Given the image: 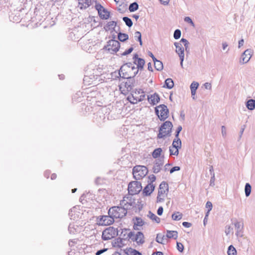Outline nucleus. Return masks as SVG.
Instances as JSON below:
<instances>
[{
	"mask_svg": "<svg viewBox=\"0 0 255 255\" xmlns=\"http://www.w3.org/2000/svg\"><path fill=\"white\" fill-rule=\"evenodd\" d=\"M138 72V70L134 64L128 62L123 65L118 72L115 71L112 74L118 78L120 77L124 79H130L135 76Z\"/></svg>",
	"mask_w": 255,
	"mask_h": 255,
	"instance_id": "1",
	"label": "nucleus"
},
{
	"mask_svg": "<svg viewBox=\"0 0 255 255\" xmlns=\"http://www.w3.org/2000/svg\"><path fill=\"white\" fill-rule=\"evenodd\" d=\"M173 125L170 121L165 122L160 127L157 138H163L170 136L172 131Z\"/></svg>",
	"mask_w": 255,
	"mask_h": 255,
	"instance_id": "2",
	"label": "nucleus"
},
{
	"mask_svg": "<svg viewBox=\"0 0 255 255\" xmlns=\"http://www.w3.org/2000/svg\"><path fill=\"white\" fill-rule=\"evenodd\" d=\"M127 214V210L120 206H113L110 208L108 211V214L112 216L114 220L122 218L126 216Z\"/></svg>",
	"mask_w": 255,
	"mask_h": 255,
	"instance_id": "3",
	"label": "nucleus"
},
{
	"mask_svg": "<svg viewBox=\"0 0 255 255\" xmlns=\"http://www.w3.org/2000/svg\"><path fill=\"white\" fill-rule=\"evenodd\" d=\"M148 173V169L145 166L136 165L133 168L132 174L136 180H140L145 177Z\"/></svg>",
	"mask_w": 255,
	"mask_h": 255,
	"instance_id": "4",
	"label": "nucleus"
},
{
	"mask_svg": "<svg viewBox=\"0 0 255 255\" xmlns=\"http://www.w3.org/2000/svg\"><path fill=\"white\" fill-rule=\"evenodd\" d=\"M155 113L160 121H164L168 117L169 110L166 106L162 104L155 108Z\"/></svg>",
	"mask_w": 255,
	"mask_h": 255,
	"instance_id": "5",
	"label": "nucleus"
},
{
	"mask_svg": "<svg viewBox=\"0 0 255 255\" xmlns=\"http://www.w3.org/2000/svg\"><path fill=\"white\" fill-rule=\"evenodd\" d=\"M117 235V229L110 227L103 231L102 238L103 240L107 241L114 238Z\"/></svg>",
	"mask_w": 255,
	"mask_h": 255,
	"instance_id": "6",
	"label": "nucleus"
},
{
	"mask_svg": "<svg viewBox=\"0 0 255 255\" xmlns=\"http://www.w3.org/2000/svg\"><path fill=\"white\" fill-rule=\"evenodd\" d=\"M120 47V43L118 40L111 39L107 42V44L104 46V49L108 50L112 54L116 53Z\"/></svg>",
	"mask_w": 255,
	"mask_h": 255,
	"instance_id": "7",
	"label": "nucleus"
},
{
	"mask_svg": "<svg viewBox=\"0 0 255 255\" xmlns=\"http://www.w3.org/2000/svg\"><path fill=\"white\" fill-rule=\"evenodd\" d=\"M142 189L141 184L137 181L130 182L128 186V191L130 195L138 194Z\"/></svg>",
	"mask_w": 255,
	"mask_h": 255,
	"instance_id": "8",
	"label": "nucleus"
},
{
	"mask_svg": "<svg viewBox=\"0 0 255 255\" xmlns=\"http://www.w3.org/2000/svg\"><path fill=\"white\" fill-rule=\"evenodd\" d=\"M95 7L96 10H97L99 15L101 18L103 19H107L109 18L110 12L101 4L97 3Z\"/></svg>",
	"mask_w": 255,
	"mask_h": 255,
	"instance_id": "9",
	"label": "nucleus"
},
{
	"mask_svg": "<svg viewBox=\"0 0 255 255\" xmlns=\"http://www.w3.org/2000/svg\"><path fill=\"white\" fill-rule=\"evenodd\" d=\"M99 219V224L102 226H108L112 224L115 220L112 216L108 214V216H100L98 218Z\"/></svg>",
	"mask_w": 255,
	"mask_h": 255,
	"instance_id": "10",
	"label": "nucleus"
},
{
	"mask_svg": "<svg viewBox=\"0 0 255 255\" xmlns=\"http://www.w3.org/2000/svg\"><path fill=\"white\" fill-rule=\"evenodd\" d=\"M253 50L251 49L246 50L242 54L240 62L245 64L248 63L252 57Z\"/></svg>",
	"mask_w": 255,
	"mask_h": 255,
	"instance_id": "11",
	"label": "nucleus"
},
{
	"mask_svg": "<svg viewBox=\"0 0 255 255\" xmlns=\"http://www.w3.org/2000/svg\"><path fill=\"white\" fill-rule=\"evenodd\" d=\"M134 62L132 64H134L135 67H137V69L140 70L143 69L145 64V61L143 59L138 58V55L135 54L133 57Z\"/></svg>",
	"mask_w": 255,
	"mask_h": 255,
	"instance_id": "12",
	"label": "nucleus"
},
{
	"mask_svg": "<svg viewBox=\"0 0 255 255\" xmlns=\"http://www.w3.org/2000/svg\"><path fill=\"white\" fill-rule=\"evenodd\" d=\"M131 199H129L128 197H124L123 199L120 201V207L124 208L126 210L130 209L133 206Z\"/></svg>",
	"mask_w": 255,
	"mask_h": 255,
	"instance_id": "13",
	"label": "nucleus"
},
{
	"mask_svg": "<svg viewBox=\"0 0 255 255\" xmlns=\"http://www.w3.org/2000/svg\"><path fill=\"white\" fill-rule=\"evenodd\" d=\"M235 230L236 231V235L238 237H242L243 236V223L237 221L234 223Z\"/></svg>",
	"mask_w": 255,
	"mask_h": 255,
	"instance_id": "14",
	"label": "nucleus"
},
{
	"mask_svg": "<svg viewBox=\"0 0 255 255\" xmlns=\"http://www.w3.org/2000/svg\"><path fill=\"white\" fill-rule=\"evenodd\" d=\"M147 99L148 102L152 105H155L157 104L160 100V98L157 93H154L153 95H150L147 96Z\"/></svg>",
	"mask_w": 255,
	"mask_h": 255,
	"instance_id": "15",
	"label": "nucleus"
},
{
	"mask_svg": "<svg viewBox=\"0 0 255 255\" xmlns=\"http://www.w3.org/2000/svg\"><path fill=\"white\" fill-rule=\"evenodd\" d=\"M155 186L151 183H148L143 190V194L145 196H149L154 191Z\"/></svg>",
	"mask_w": 255,
	"mask_h": 255,
	"instance_id": "16",
	"label": "nucleus"
},
{
	"mask_svg": "<svg viewBox=\"0 0 255 255\" xmlns=\"http://www.w3.org/2000/svg\"><path fill=\"white\" fill-rule=\"evenodd\" d=\"M168 191V184L163 181L159 185L158 192L160 194H165Z\"/></svg>",
	"mask_w": 255,
	"mask_h": 255,
	"instance_id": "17",
	"label": "nucleus"
},
{
	"mask_svg": "<svg viewBox=\"0 0 255 255\" xmlns=\"http://www.w3.org/2000/svg\"><path fill=\"white\" fill-rule=\"evenodd\" d=\"M174 45L176 47V52L178 54L179 57L184 56V49L182 45L180 43L175 42Z\"/></svg>",
	"mask_w": 255,
	"mask_h": 255,
	"instance_id": "18",
	"label": "nucleus"
},
{
	"mask_svg": "<svg viewBox=\"0 0 255 255\" xmlns=\"http://www.w3.org/2000/svg\"><path fill=\"white\" fill-rule=\"evenodd\" d=\"M134 241L137 243V244H142L144 242V235L141 232H138L135 235V239Z\"/></svg>",
	"mask_w": 255,
	"mask_h": 255,
	"instance_id": "19",
	"label": "nucleus"
},
{
	"mask_svg": "<svg viewBox=\"0 0 255 255\" xmlns=\"http://www.w3.org/2000/svg\"><path fill=\"white\" fill-rule=\"evenodd\" d=\"M144 225V221L140 218L136 217L135 221L134 223L133 229L135 230H139L138 226L141 227Z\"/></svg>",
	"mask_w": 255,
	"mask_h": 255,
	"instance_id": "20",
	"label": "nucleus"
},
{
	"mask_svg": "<svg viewBox=\"0 0 255 255\" xmlns=\"http://www.w3.org/2000/svg\"><path fill=\"white\" fill-rule=\"evenodd\" d=\"M199 86V84L197 82H193L190 85V89L191 92V95L193 99H195V95L197 89Z\"/></svg>",
	"mask_w": 255,
	"mask_h": 255,
	"instance_id": "21",
	"label": "nucleus"
},
{
	"mask_svg": "<svg viewBox=\"0 0 255 255\" xmlns=\"http://www.w3.org/2000/svg\"><path fill=\"white\" fill-rule=\"evenodd\" d=\"M163 164V160H160L158 162H156L153 167V171L154 173H157L161 169V167Z\"/></svg>",
	"mask_w": 255,
	"mask_h": 255,
	"instance_id": "22",
	"label": "nucleus"
},
{
	"mask_svg": "<svg viewBox=\"0 0 255 255\" xmlns=\"http://www.w3.org/2000/svg\"><path fill=\"white\" fill-rule=\"evenodd\" d=\"M246 105L249 110H254L255 109V100L250 99L248 100L246 103Z\"/></svg>",
	"mask_w": 255,
	"mask_h": 255,
	"instance_id": "23",
	"label": "nucleus"
},
{
	"mask_svg": "<svg viewBox=\"0 0 255 255\" xmlns=\"http://www.w3.org/2000/svg\"><path fill=\"white\" fill-rule=\"evenodd\" d=\"M171 146L179 149L181 147V141L179 137H175L173 141Z\"/></svg>",
	"mask_w": 255,
	"mask_h": 255,
	"instance_id": "24",
	"label": "nucleus"
},
{
	"mask_svg": "<svg viewBox=\"0 0 255 255\" xmlns=\"http://www.w3.org/2000/svg\"><path fill=\"white\" fill-rule=\"evenodd\" d=\"M167 238L171 239L173 238L176 239L178 237V233L175 231H167V234L166 235Z\"/></svg>",
	"mask_w": 255,
	"mask_h": 255,
	"instance_id": "25",
	"label": "nucleus"
},
{
	"mask_svg": "<svg viewBox=\"0 0 255 255\" xmlns=\"http://www.w3.org/2000/svg\"><path fill=\"white\" fill-rule=\"evenodd\" d=\"M174 86V82L172 79L167 78L165 81L164 87L169 89H172Z\"/></svg>",
	"mask_w": 255,
	"mask_h": 255,
	"instance_id": "26",
	"label": "nucleus"
},
{
	"mask_svg": "<svg viewBox=\"0 0 255 255\" xmlns=\"http://www.w3.org/2000/svg\"><path fill=\"white\" fill-rule=\"evenodd\" d=\"M154 62V67L157 71H161L163 69V66L161 61L156 60Z\"/></svg>",
	"mask_w": 255,
	"mask_h": 255,
	"instance_id": "27",
	"label": "nucleus"
},
{
	"mask_svg": "<svg viewBox=\"0 0 255 255\" xmlns=\"http://www.w3.org/2000/svg\"><path fill=\"white\" fill-rule=\"evenodd\" d=\"M117 25V22L115 21H111L108 22L105 28L106 30L114 29Z\"/></svg>",
	"mask_w": 255,
	"mask_h": 255,
	"instance_id": "28",
	"label": "nucleus"
},
{
	"mask_svg": "<svg viewBox=\"0 0 255 255\" xmlns=\"http://www.w3.org/2000/svg\"><path fill=\"white\" fill-rule=\"evenodd\" d=\"M148 217L157 223H159L160 222V218L151 211H149Z\"/></svg>",
	"mask_w": 255,
	"mask_h": 255,
	"instance_id": "29",
	"label": "nucleus"
},
{
	"mask_svg": "<svg viewBox=\"0 0 255 255\" xmlns=\"http://www.w3.org/2000/svg\"><path fill=\"white\" fill-rule=\"evenodd\" d=\"M79 5L78 6L80 9H86L89 6V4L87 3L86 0H78Z\"/></svg>",
	"mask_w": 255,
	"mask_h": 255,
	"instance_id": "30",
	"label": "nucleus"
},
{
	"mask_svg": "<svg viewBox=\"0 0 255 255\" xmlns=\"http://www.w3.org/2000/svg\"><path fill=\"white\" fill-rule=\"evenodd\" d=\"M128 79V81L125 83V86L127 89H131L134 86V80L133 79V78H130V79Z\"/></svg>",
	"mask_w": 255,
	"mask_h": 255,
	"instance_id": "31",
	"label": "nucleus"
},
{
	"mask_svg": "<svg viewBox=\"0 0 255 255\" xmlns=\"http://www.w3.org/2000/svg\"><path fill=\"white\" fill-rule=\"evenodd\" d=\"M162 151V150L161 148H157L153 150L152 154V157L154 158H158L160 155Z\"/></svg>",
	"mask_w": 255,
	"mask_h": 255,
	"instance_id": "32",
	"label": "nucleus"
},
{
	"mask_svg": "<svg viewBox=\"0 0 255 255\" xmlns=\"http://www.w3.org/2000/svg\"><path fill=\"white\" fill-rule=\"evenodd\" d=\"M138 8V4L137 2H134L130 4L128 9L130 12H133L137 10Z\"/></svg>",
	"mask_w": 255,
	"mask_h": 255,
	"instance_id": "33",
	"label": "nucleus"
},
{
	"mask_svg": "<svg viewBox=\"0 0 255 255\" xmlns=\"http://www.w3.org/2000/svg\"><path fill=\"white\" fill-rule=\"evenodd\" d=\"M128 38V35L126 33H123L121 32H120L118 34V39L120 41L122 42L125 41Z\"/></svg>",
	"mask_w": 255,
	"mask_h": 255,
	"instance_id": "34",
	"label": "nucleus"
},
{
	"mask_svg": "<svg viewBox=\"0 0 255 255\" xmlns=\"http://www.w3.org/2000/svg\"><path fill=\"white\" fill-rule=\"evenodd\" d=\"M251 185L249 183H247L245 185V195L247 197L249 196L251 194Z\"/></svg>",
	"mask_w": 255,
	"mask_h": 255,
	"instance_id": "35",
	"label": "nucleus"
},
{
	"mask_svg": "<svg viewBox=\"0 0 255 255\" xmlns=\"http://www.w3.org/2000/svg\"><path fill=\"white\" fill-rule=\"evenodd\" d=\"M227 253L228 255H237V251L233 246L230 245L228 247Z\"/></svg>",
	"mask_w": 255,
	"mask_h": 255,
	"instance_id": "36",
	"label": "nucleus"
},
{
	"mask_svg": "<svg viewBox=\"0 0 255 255\" xmlns=\"http://www.w3.org/2000/svg\"><path fill=\"white\" fill-rule=\"evenodd\" d=\"M182 214L179 212L174 213L172 215V219L175 221H179L182 219Z\"/></svg>",
	"mask_w": 255,
	"mask_h": 255,
	"instance_id": "37",
	"label": "nucleus"
},
{
	"mask_svg": "<svg viewBox=\"0 0 255 255\" xmlns=\"http://www.w3.org/2000/svg\"><path fill=\"white\" fill-rule=\"evenodd\" d=\"M123 20L125 22L127 26L129 27L132 26L133 23L130 18L127 16H125L123 17Z\"/></svg>",
	"mask_w": 255,
	"mask_h": 255,
	"instance_id": "38",
	"label": "nucleus"
},
{
	"mask_svg": "<svg viewBox=\"0 0 255 255\" xmlns=\"http://www.w3.org/2000/svg\"><path fill=\"white\" fill-rule=\"evenodd\" d=\"M165 238H166V236L163 235L162 236V235L158 234L157 235L156 241L158 243L164 244L163 241Z\"/></svg>",
	"mask_w": 255,
	"mask_h": 255,
	"instance_id": "39",
	"label": "nucleus"
},
{
	"mask_svg": "<svg viewBox=\"0 0 255 255\" xmlns=\"http://www.w3.org/2000/svg\"><path fill=\"white\" fill-rule=\"evenodd\" d=\"M169 152L170 155H174L177 156L179 154V149L171 146L169 147Z\"/></svg>",
	"mask_w": 255,
	"mask_h": 255,
	"instance_id": "40",
	"label": "nucleus"
},
{
	"mask_svg": "<svg viewBox=\"0 0 255 255\" xmlns=\"http://www.w3.org/2000/svg\"><path fill=\"white\" fill-rule=\"evenodd\" d=\"M134 38L139 42V44L140 45H142V42L141 40V34L140 32L136 31L134 33Z\"/></svg>",
	"mask_w": 255,
	"mask_h": 255,
	"instance_id": "41",
	"label": "nucleus"
},
{
	"mask_svg": "<svg viewBox=\"0 0 255 255\" xmlns=\"http://www.w3.org/2000/svg\"><path fill=\"white\" fill-rule=\"evenodd\" d=\"M126 239H131L132 241L135 242V235L132 232H129L128 234Z\"/></svg>",
	"mask_w": 255,
	"mask_h": 255,
	"instance_id": "42",
	"label": "nucleus"
},
{
	"mask_svg": "<svg viewBox=\"0 0 255 255\" xmlns=\"http://www.w3.org/2000/svg\"><path fill=\"white\" fill-rule=\"evenodd\" d=\"M126 239H131L132 241L135 242V235L132 232H129L128 234Z\"/></svg>",
	"mask_w": 255,
	"mask_h": 255,
	"instance_id": "43",
	"label": "nucleus"
},
{
	"mask_svg": "<svg viewBox=\"0 0 255 255\" xmlns=\"http://www.w3.org/2000/svg\"><path fill=\"white\" fill-rule=\"evenodd\" d=\"M181 31L179 29H176L174 31L173 37L175 39H178L181 36Z\"/></svg>",
	"mask_w": 255,
	"mask_h": 255,
	"instance_id": "44",
	"label": "nucleus"
},
{
	"mask_svg": "<svg viewBox=\"0 0 255 255\" xmlns=\"http://www.w3.org/2000/svg\"><path fill=\"white\" fill-rule=\"evenodd\" d=\"M165 197V194H160L158 193L157 197V202H162L164 201V198Z\"/></svg>",
	"mask_w": 255,
	"mask_h": 255,
	"instance_id": "45",
	"label": "nucleus"
},
{
	"mask_svg": "<svg viewBox=\"0 0 255 255\" xmlns=\"http://www.w3.org/2000/svg\"><path fill=\"white\" fill-rule=\"evenodd\" d=\"M68 230L70 234H75L76 229L74 228V225L73 224H70L68 227Z\"/></svg>",
	"mask_w": 255,
	"mask_h": 255,
	"instance_id": "46",
	"label": "nucleus"
},
{
	"mask_svg": "<svg viewBox=\"0 0 255 255\" xmlns=\"http://www.w3.org/2000/svg\"><path fill=\"white\" fill-rule=\"evenodd\" d=\"M184 21L186 22L190 23L192 26H194V23L190 17L186 16L184 18Z\"/></svg>",
	"mask_w": 255,
	"mask_h": 255,
	"instance_id": "47",
	"label": "nucleus"
},
{
	"mask_svg": "<svg viewBox=\"0 0 255 255\" xmlns=\"http://www.w3.org/2000/svg\"><path fill=\"white\" fill-rule=\"evenodd\" d=\"M177 249L180 252H182L184 250V246L181 243L177 242Z\"/></svg>",
	"mask_w": 255,
	"mask_h": 255,
	"instance_id": "48",
	"label": "nucleus"
},
{
	"mask_svg": "<svg viewBox=\"0 0 255 255\" xmlns=\"http://www.w3.org/2000/svg\"><path fill=\"white\" fill-rule=\"evenodd\" d=\"M133 49L132 47H130L129 49L126 50L124 52L122 53L121 55L122 56L127 55L129 54V53H130L133 51Z\"/></svg>",
	"mask_w": 255,
	"mask_h": 255,
	"instance_id": "49",
	"label": "nucleus"
},
{
	"mask_svg": "<svg viewBox=\"0 0 255 255\" xmlns=\"http://www.w3.org/2000/svg\"><path fill=\"white\" fill-rule=\"evenodd\" d=\"M180 170V168L179 166H174L170 169V173L172 174L174 172L176 171H179Z\"/></svg>",
	"mask_w": 255,
	"mask_h": 255,
	"instance_id": "50",
	"label": "nucleus"
},
{
	"mask_svg": "<svg viewBox=\"0 0 255 255\" xmlns=\"http://www.w3.org/2000/svg\"><path fill=\"white\" fill-rule=\"evenodd\" d=\"M182 129V128L181 126H179L176 130V134H175V137H179V134L180 132L181 131Z\"/></svg>",
	"mask_w": 255,
	"mask_h": 255,
	"instance_id": "51",
	"label": "nucleus"
},
{
	"mask_svg": "<svg viewBox=\"0 0 255 255\" xmlns=\"http://www.w3.org/2000/svg\"><path fill=\"white\" fill-rule=\"evenodd\" d=\"M206 207L210 211L212 209V204L211 202L208 201L206 204Z\"/></svg>",
	"mask_w": 255,
	"mask_h": 255,
	"instance_id": "52",
	"label": "nucleus"
},
{
	"mask_svg": "<svg viewBox=\"0 0 255 255\" xmlns=\"http://www.w3.org/2000/svg\"><path fill=\"white\" fill-rule=\"evenodd\" d=\"M222 134L223 137H225L227 134L226 128L224 126H222L221 127Z\"/></svg>",
	"mask_w": 255,
	"mask_h": 255,
	"instance_id": "53",
	"label": "nucleus"
},
{
	"mask_svg": "<svg viewBox=\"0 0 255 255\" xmlns=\"http://www.w3.org/2000/svg\"><path fill=\"white\" fill-rule=\"evenodd\" d=\"M128 231V229H124V230H123L122 232V235H123V237L124 238V239H126V238L127 237V234H128L127 233V232Z\"/></svg>",
	"mask_w": 255,
	"mask_h": 255,
	"instance_id": "54",
	"label": "nucleus"
},
{
	"mask_svg": "<svg viewBox=\"0 0 255 255\" xmlns=\"http://www.w3.org/2000/svg\"><path fill=\"white\" fill-rule=\"evenodd\" d=\"M142 255L138 251L133 250L130 253V255Z\"/></svg>",
	"mask_w": 255,
	"mask_h": 255,
	"instance_id": "55",
	"label": "nucleus"
},
{
	"mask_svg": "<svg viewBox=\"0 0 255 255\" xmlns=\"http://www.w3.org/2000/svg\"><path fill=\"white\" fill-rule=\"evenodd\" d=\"M148 179L150 181V183H151L152 184V183L155 181V179H156V177L154 175H150V176H148Z\"/></svg>",
	"mask_w": 255,
	"mask_h": 255,
	"instance_id": "56",
	"label": "nucleus"
},
{
	"mask_svg": "<svg viewBox=\"0 0 255 255\" xmlns=\"http://www.w3.org/2000/svg\"><path fill=\"white\" fill-rule=\"evenodd\" d=\"M107 249H106V248H104L103 249H102V250H99L96 253V255H101L102 254L104 253V252H105L106 251H107Z\"/></svg>",
	"mask_w": 255,
	"mask_h": 255,
	"instance_id": "57",
	"label": "nucleus"
},
{
	"mask_svg": "<svg viewBox=\"0 0 255 255\" xmlns=\"http://www.w3.org/2000/svg\"><path fill=\"white\" fill-rule=\"evenodd\" d=\"M163 212V208L162 207H159L157 210V213L159 216L162 215Z\"/></svg>",
	"mask_w": 255,
	"mask_h": 255,
	"instance_id": "58",
	"label": "nucleus"
},
{
	"mask_svg": "<svg viewBox=\"0 0 255 255\" xmlns=\"http://www.w3.org/2000/svg\"><path fill=\"white\" fill-rule=\"evenodd\" d=\"M182 225L185 228H190L191 227L192 224L191 223L187 222H184L182 223Z\"/></svg>",
	"mask_w": 255,
	"mask_h": 255,
	"instance_id": "59",
	"label": "nucleus"
},
{
	"mask_svg": "<svg viewBox=\"0 0 255 255\" xmlns=\"http://www.w3.org/2000/svg\"><path fill=\"white\" fill-rule=\"evenodd\" d=\"M179 43H182L183 45H189V43L187 40L185 38H182Z\"/></svg>",
	"mask_w": 255,
	"mask_h": 255,
	"instance_id": "60",
	"label": "nucleus"
},
{
	"mask_svg": "<svg viewBox=\"0 0 255 255\" xmlns=\"http://www.w3.org/2000/svg\"><path fill=\"white\" fill-rule=\"evenodd\" d=\"M204 86L205 88L206 89L211 90L212 88L211 84L209 83H207V82L205 83L204 84Z\"/></svg>",
	"mask_w": 255,
	"mask_h": 255,
	"instance_id": "61",
	"label": "nucleus"
},
{
	"mask_svg": "<svg viewBox=\"0 0 255 255\" xmlns=\"http://www.w3.org/2000/svg\"><path fill=\"white\" fill-rule=\"evenodd\" d=\"M244 40L243 39H241V40H240L239 41V43H238V48H240L242 46H243L244 45Z\"/></svg>",
	"mask_w": 255,
	"mask_h": 255,
	"instance_id": "62",
	"label": "nucleus"
},
{
	"mask_svg": "<svg viewBox=\"0 0 255 255\" xmlns=\"http://www.w3.org/2000/svg\"><path fill=\"white\" fill-rule=\"evenodd\" d=\"M215 180V176H212L211 179H210V185H211V186L214 185Z\"/></svg>",
	"mask_w": 255,
	"mask_h": 255,
	"instance_id": "63",
	"label": "nucleus"
},
{
	"mask_svg": "<svg viewBox=\"0 0 255 255\" xmlns=\"http://www.w3.org/2000/svg\"><path fill=\"white\" fill-rule=\"evenodd\" d=\"M159 0L162 4H163L164 5H166L169 3L170 0Z\"/></svg>",
	"mask_w": 255,
	"mask_h": 255,
	"instance_id": "64",
	"label": "nucleus"
}]
</instances>
